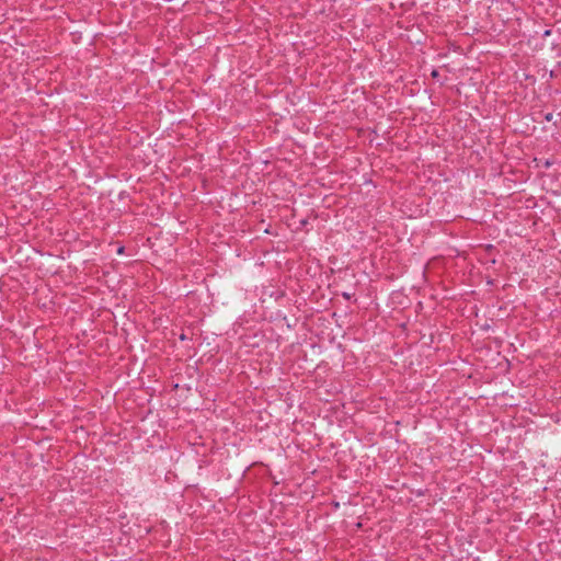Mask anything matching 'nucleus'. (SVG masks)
Wrapping results in <instances>:
<instances>
[{
	"mask_svg": "<svg viewBox=\"0 0 561 561\" xmlns=\"http://www.w3.org/2000/svg\"><path fill=\"white\" fill-rule=\"evenodd\" d=\"M123 250H124V248H123V247H121V248H119V250H118V252H119V253H122V252H123Z\"/></svg>",
	"mask_w": 561,
	"mask_h": 561,
	"instance_id": "obj_6",
	"label": "nucleus"
},
{
	"mask_svg": "<svg viewBox=\"0 0 561 561\" xmlns=\"http://www.w3.org/2000/svg\"><path fill=\"white\" fill-rule=\"evenodd\" d=\"M552 163H553L552 161H550V160H548V159H547V160H545V162L542 163V165H543L546 169H548V168H550V167L552 165Z\"/></svg>",
	"mask_w": 561,
	"mask_h": 561,
	"instance_id": "obj_3",
	"label": "nucleus"
},
{
	"mask_svg": "<svg viewBox=\"0 0 561 561\" xmlns=\"http://www.w3.org/2000/svg\"><path fill=\"white\" fill-rule=\"evenodd\" d=\"M431 76H432L433 78H438V77H439V71H438V70H436V69H434V70L432 71Z\"/></svg>",
	"mask_w": 561,
	"mask_h": 561,
	"instance_id": "obj_4",
	"label": "nucleus"
},
{
	"mask_svg": "<svg viewBox=\"0 0 561 561\" xmlns=\"http://www.w3.org/2000/svg\"><path fill=\"white\" fill-rule=\"evenodd\" d=\"M342 297L346 300H350L352 297H354V294H351V293H342Z\"/></svg>",
	"mask_w": 561,
	"mask_h": 561,
	"instance_id": "obj_1",
	"label": "nucleus"
},
{
	"mask_svg": "<svg viewBox=\"0 0 561 561\" xmlns=\"http://www.w3.org/2000/svg\"><path fill=\"white\" fill-rule=\"evenodd\" d=\"M543 118L547 122H551L553 119V114L552 113H547V114H545Z\"/></svg>",
	"mask_w": 561,
	"mask_h": 561,
	"instance_id": "obj_2",
	"label": "nucleus"
},
{
	"mask_svg": "<svg viewBox=\"0 0 561 561\" xmlns=\"http://www.w3.org/2000/svg\"><path fill=\"white\" fill-rule=\"evenodd\" d=\"M180 340H181V341H185V340H187V336H186L184 333H182V334L180 335Z\"/></svg>",
	"mask_w": 561,
	"mask_h": 561,
	"instance_id": "obj_5",
	"label": "nucleus"
}]
</instances>
